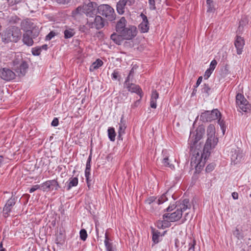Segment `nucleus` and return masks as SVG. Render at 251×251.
I'll return each mask as SVG.
<instances>
[{"instance_id":"39","label":"nucleus","mask_w":251,"mask_h":251,"mask_svg":"<svg viewBox=\"0 0 251 251\" xmlns=\"http://www.w3.org/2000/svg\"><path fill=\"white\" fill-rule=\"evenodd\" d=\"M210 90V87H209V85L207 84H204L203 85V87L202 88V92L206 93L208 95L209 92Z\"/></svg>"},{"instance_id":"36","label":"nucleus","mask_w":251,"mask_h":251,"mask_svg":"<svg viewBox=\"0 0 251 251\" xmlns=\"http://www.w3.org/2000/svg\"><path fill=\"white\" fill-rule=\"evenodd\" d=\"M233 234L238 239H242L243 238V234L237 228H236V229L233 231Z\"/></svg>"},{"instance_id":"13","label":"nucleus","mask_w":251,"mask_h":251,"mask_svg":"<svg viewBox=\"0 0 251 251\" xmlns=\"http://www.w3.org/2000/svg\"><path fill=\"white\" fill-rule=\"evenodd\" d=\"M124 86L126 87L128 91L131 93H135L140 96V98L142 97L143 92L141 88L138 86L133 83H129V81L126 84V81L124 83Z\"/></svg>"},{"instance_id":"26","label":"nucleus","mask_w":251,"mask_h":251,"mask_svg":"<svg viewBox=\"0 0 251 251\" xmlns=\"http://www.w3.org/2000/svg\"><path fill=\"white\" fill-rule=\"evenodd\" d=\"M78 182V178L76 177H71L69 179V183L67 185V190H69L72 187H75L77 185Z\"/></svg>"},{"instance_id":"22","label":"nucleus","mask_w":251,"mask_h":251,"mask_svg":"<svg viewBox=\"0 0 251 251\" xmlns=\"http://www.w3.org/2000/svg\"><path fill=\"white\" fill-rule=\"evenodd\" d=\"M126 4L124 0H120L116 5V9L117 12L119 14H123L125 12V7Z\"/></svg>"},{"instance_id":"34","label":"nucleus","mask_w":251,"mask_h":251,"mask_svg":"<svg viewBox=\"0 0 251 251\" xmlns=\"http://www.w3.org/2000/svg\"><path fill=\"white\" fill-rule=\"evenodd\" d=\"M168 198L166 197V194H164L161 195L158 199L156 198V204H160L164 203L165 201H167Z\"/></svg>"},{"instance_id":"28","label":"nucleus","mask_w":251,"mask_h":251,"mask_svg":"<svg viewBox=\"0 0 251 251\" xmlns=\"http://www.w3.org/2000/svg\"><path fill=\"white\" fill-rule=\"evenodd\" d=\"M202 157V154L201 156L200 155L199 153L197 154L196 156H193L191 158V163L196 164L197 166L201 163V158Z\"/></svg>"},{"instance_id":"43","label":"nucleus","mask_w":251,"mask_h":251,"mask_svg":"<svg viewBox=\"0 0 251 251\" xmlns=\"http://www.w3.org/2000/svg\"><path fill=\"white\" fill-rule=\"evenodd\" d=\"M246 23H247V19L246 18L242 19L239 22V26H238V30H242L243 29V28L244 25H245Z\"/></svg>"},{"instance_id":"58","label":"nucleus","mask_w":251,"mask_h":251,"mask_svg":"<svg viewBox=\"0 0 251 251\" xmlns=\"http://www.w3.org/2000/svg\"><path fill=\"white\" fill-rule=\"evenodd\" d=\"M196 244V242L195 240H194L193 241V243H190L189 244V250H193V251L194 250V248H195V246Z\"/></svg>"},{"instance_id":"35","label":"nucleus","mask_w":251,"mask_h":251,"mask_svg":"<svg viewBox=\"0 0 251 251\" xmlns=\"http://www.w3.org/2000/svg\"><path fill=\"white\" fill-rule=\"evenodd\" d=\"M90 171H91V170L85 169V176L86 177L87 186L89 187H90V186L91 185V184H90L91 180L90 179V176L91 175Z\"/></svg>"},{"instance_id":"18","label":"nucleus","mask_w":251,"mask_h":251,"mask_svg":"<svg viewBox=\"0 0 251 251\" xmlns=\"http://www.w3.org/2000/svg\"><path fill=\"white\" fill-rule=\"evenodd\" d=\"M126 121L124 119L123 116L121 118L120 123H119V127L118 129V136L119 139L123 140L122 135L125 133V129L126 127Z\"/></svg>"},{"instance_id":"38","label":"nucleus","mask_w":251,"mask_h":251,"mask_svg":"<svg viewBox=\"0 0 251 251\" xmlns=\"http://www.w3.org/2000/svg\"><path fill=\"white\" fill-rule=\"evenodd\" d=\"M156 198L154 197L153 196L150 197L149 198H148L146 201L145 202L147 204H151V203H156Z\"/></svg>"},{"instance_id":"40","label":"nucleus","mask_w":251,"mask_h":251,"mask_svg":"<svg viewBox=\"0 0 251 251\" xmlns=\"http://www.w3.org/2000/svg\"><path fill=\"white\" fill-rule=\"evenodd\" d=\"M159 97V94L156 90H153L152 91L151 96V99L154 100H157Z\"/></svg>"},{"instance_id":"30","label":"nucleus","mask_w":251,"mask_h":251,"mask_svg":"<svg viewBox=\"0 0 251 251\" xmlns=\"http://www.w3.org/2000/svg\"><path fill=\"white\" fill-rule=\"evenodd\" d=\"M83 5L81 6H78L75 10L72 11V15L74 17L76 16L77 15H81L83 14Z\"/></svg>"},{"instance_id":"6","label":"nucleus","mask_w":251,"mask_h":251,"mask_svg":"<svg viewBox=\"0 0 251 251\" xmlns=\"http://www.w3.org/2000/svg\"><path fill=\"white\" fill-rule=\"evenodd\" d=\"M98 11L100 14L105 17L109 21H112L115 19V12L113 8L107 4L100 5Z\"/></svg>"},{"instance_id":"12","label":"nucleus","mask_w":251,"mask_h":251,"mask_svg":"<svg viewBox=\"0 0 251 251\" xmlns=\"http://www.w3.org/2000/svg\"><path fill=\"white\" fill-rule=\"evenodd\" d=\"M15 74L11 70L3 68L0 70V76L3 80L10 81L15 78Z\"/></svg>"},{"instance_id":"48","label":"nucleus","mask_w":251,"mask_h":251,"mask_svg":"<svg viewBox=\"0 0 251 251\" xmlns=\"http://www.w3.org/2000/svg\"><path fill=\"white\" fill-rule=\"evenodd\" d=\"M55 35V33L53 31H50L46 37V40H51Z\"/></svg>"},{"instance_id":"33","label":"nucleus","mask_w":251,"mask_h":251,"mask_svg":"<svg viewBox=\"0 0 251 251\" xmlns=\"http://www.w3.org/2000/svg\"><path fill=\"white\" fill-rule=\"evenodd\" d=\"M218 124L220 126V127L222 130L223 134H224L225 132L226 131V126L225 125V122L223 120L221 119V117H220L219 118V119H218Z\"/></svg>"},{"instance_id":"57","label":"nucleus","mask_w":251,"mask_h":251,"mask_svg":"<svg viewBox=\"0 0 251 251\" xmlns=\"http://www.w3.org/2000/svg\"><path fill=\"white\" fill-rule=\"evenodd\" d=\"M140 100H137L136 101H135L133 104H132L131 105V108H135L136 107H137L140 104Z\"/></svg>"},{"instance_id":"41","label":"nucleus","mask_w":251,"mask_h":251,"mask_svg":"<svg viewBox=\"0 0 251 251\" xmlns=\"http://www.w3.org/2000/svg\"><path fill=\"white\" fill-rule=\"evenodd\" d=\"M104 245L107 251H113L112 244L109 242H104Z\"/></svg>"},{"instance_id":"25","label":"nucleus","mask_w":251,"mask_h":251,"mask_svg":"<svg viewBox=\"0 0 251 251\" xmlns=\"http://www.w3.org/2000/svg\"><path fill=\"white\" fill-rule=\"evenodd\" d=\"M110 38L113 40L116 44L120 45L122 41L124 39L123 37L121 36L120 34L117 33H114L111 35Z\"/></svg>"},{"instance_id":"27","label":"nucleus","mask_w":251,"mask_h":251,"mask_svg":"<svg viewBox=\"0 0 251 251\" xmlns=\"http://www.w3.org/2000/svg\"><path fill=\"white\" fill-rule=\"evenodd\" d=\"M108 137L110 141H114L115 140L116 133L113 127H109L108 129Z\"/></svg>"},{"instance_id":"61","label":"nucleus","mask_w":251,"mask_h":251,"mask_svg":"<svg viewBox=\"0 0 251 251\" xmlns=\"http://www.w3.org/2000/svg\"><path fill=\"white\" fill-rule=\"evenodd\" d=\"M8 2L9 5H13L14 4L17 3L18 1L15 0L14 2L13 0H8Z\"/></svg>"},{"instance_id":"64","label":"nucleus","mask_w":251,"mask_h":251,"mask_svg":"<svg viewBox=\"0 0 251 251\" xmlns=\"http://www.w3.org/2000/svg\"><path fill=\"white\" fill-rule=\"evenodd\" d=\"M91 166L90 163H86L85 169L91 170Z\"/></svg>"},{"instance_id":"24","label":"nucleus","mask_w":251,"mask_h":251,"mask_svg":"<svg viewBox=\"0 0 251 251\" xmlns=\"http://www.w3.org/2000/svg\"><path fill=\"white\" fill-rule=\"evenodd\" d=\"M103 62L100 59H97L96 61L93 62L90 66L89 70L90 72H93L95 70L99 69L103 65Z\"/></svg>"},{"instance_id":"5","label":"nucleus","mask_w":251,"mask_h":251,"mask_svg":"<svg viewBox=\"0 0 251 251\" xmlns=\"http://www.w3.org/2000/svg\"><path fill=\"white\" fill-rule=\"evenodd\" d=\"M13 69L18 75L19 76L25 75L28 66L25 61H23L21 55H18V57L13 60Z\"/></svg>"},{"instance_id":"17","label":"nucleus","mask_w":251,"mask_h":251,"mask_svg":"<svg viewBox=\"0 0 251 251\" xmlns=\"http://www.w3.org/2000/svg\"><path fill=\"white\" fill-rule=\"evenodd\" d=\"M126 20L125 18L122 17L117 22L116 26V30L118 34H120L127 26Z\"/></svg>"},{"instance_id":"59","label":"nucleus","mask_w":251,"mask_h":251,"mask_svg":"<svg viewBox=\"0 0 251 251\" xmlns=\"http://www.w3.org/2000/svg\"><path fill=\"white\" fill-rule=\"evenodd\" d=\"M202 76H200L197 81V82H196V86H195V87L196 88H197L199 85L201 83V81H202Z\"/></svg>"},{"instance_id":"52","label":"nucleus","mask_w":251,"mask_h":251,"mask_svg":"<svg viewBox=\"0 0 251 251\" xmlns=\"http://www.w3.org/2000/svg\"><path fill=\"white\" fill-rule=\"evenodd\" d=\"M42 185L43 186L45 187L44 188L45 190H46L47 189H50V180L46 181V182H44Z\"/></svg>"},{"instance_id":"37","label":"nucleus","mask_w":251,"mask_h":251,"mask_svg":"<svg viewBox=\"0 0 251 251\" xmlns=\"http://www.w3.org/2000/svg\"><path fill=\"white\" fill-rule=\"evenodd\" d=\"M80 238L82 241H85L87 237V233L85 229H82L79 232Z\"/></svg>"},{"instance_id":"1","label":"nucleus","mask_w":251,"mask_h":251,"mask_svg":"<svg viewBox=\"0 0 251 251\" xmlns=\"http://www.w3.org/2000/svg\"><path fill=\"white\" fill-rule=\"evenodd\" d=\"M176 206L175 205H170L166 209L167 212L172 211L175 208L176 210L171 213L164 214L163 215V220L158 222V226L161 225V227L163 228L166 227V224L167 222H174L177 221L180 219L182 216V213L187 209H190L191 205L190 203L189 200L187 199L180 200L178 202Z\"/></svg>"},{"instance_id":"10","label":"nucleus","mask_w":251,"mask_h":251,"mask_svg":"<svg viewBox=\"0 0 251 251\" xmlns=\"http://www.w3.org/2000/svg\"><path fill=\"white\" fill-rule=\"evenodd\" d=\"M137 33L136 28L133 25H128L120 33L123 39L125 40H130L134 38Z\"/></svg>"},{"instance_id":"51","label":"nucleus","mask_w":251,"mask_h":251,"mask_svg":"<svg viewBox=\"0 0 251 251\" xmlns=\"http://www.w3.org/2000/svg\"><path fill=\"white\" fill-rule=\"evenodd\" d=\"M40 187V186L38 184L33 186L29 190L30 193H32L35 191L38 190Z\"/></svg>"},{"instance_id":"21","label":"nucleus","mask_w":251,"mask_h":251,"mask_svg":"<svg viewBox=\"0 0 251 251\" xmlns=\"http://www.w3.org/2000/svg\"><path fill=\"white\" fill-rule=\"evenodd\" d=\"M75 34V29L65 26V29L64 30V38L66 39H70L73 37Z\"/></svg>"},{"instance_id":"14","label":"nucleus","mask_w":251,"mask_h":251,"mask_svg":"<svg viewBox=\"0 0 251 251\" xmlns=\"http://www.w3.org/2000/svg\"><path fill=\"white\" fill-rule=\"evenodd\" d=\"M15 199L14 198H11L7 201L3 209V214L5 217L9 216L11 208L15 205Z\"/></svg>"},{"instance_id":"60","label":"nucleus","mask_w":251,"mask_h":251,"mask_svg":"<svg viewBox=\"0 0 251 251\" xmlns=\"http://www.w3.org/2000/svg\"><path fill=\"white\" fill-rule=\"evenodd\" d=\"M232 197L234 200H237L238 199V194L237 192H233L232 193Z\"/></svg>"},{"instance_id":"23","label":"nucleus","mask_w":251,"mask_h":251,"mask_svg":"<svg viewBox=\"0 0 251 251\" xmlns=\"http://www.w3.org/2000/svg\"><path fill=\"white\" fill-rule=\"evenodd\" d=\"M29 32H27L23 35V41L24 43L28 46H31L33 44L32 38L30 37Z\"/></svg>"},{"instance_id":"9","label":"nucleus","mask_w":251,"mask_h":251,"mask_svg":"<svg viewBox=\"0 0 251 251\" xmlns=\"http://www.w3.org/2000/svg\"><path fill=\"white\" fill-rule=\"evenodd\" d=\"M96 4L95 2H89L87 4H83V12L88 19L93 18L96 15L97 11Z\"/></svg>"},{"instance_id":"8","label":"nucleus","mask_w":251,"mask_h":251,"mask_svg":"<svg viewBox=\"0 0 251 251\" xmlns=\"http://www.w3.org/2000/svg\"><path fill=\"white\" fill-rule=\"evenodd\" d=\"M86 25L90 28L100 29L104 26V21L100 16H95L93 18L88 19Z\"/></svg>"},{"instance_id":"53","label":"nucleus","mask_w":251,"mask_h":251,"mask_svg":"<svg viewBox=\"0 0 251 251\" xmlns=\"http://www.w3.org/2000/svg\"><path fill=\"white\" fill-rule=\"evenodd\" d=\"M157 100H154L151 99L150 100V106L152 108H156L157 106L156 104Z\"/></svg>"},{"instance_id":"44","label":"nucleus","mask_w":251,"mask_h":251,"mask_svg":"<svg viewBox=\"0 0 251 251\" xmlns=\"http://www.w3.org/2000/svg\"><path fill=\"white\" fill-rule=\"evenodd\" d=\"M149 3L150 9L155 10L156 9L155 0H149Z\"/></svg>"},{"instance_id":"16","label":"nucleus","mask_w":251,"mask_h":251,"mask_svg":"<svg viewBox=\"0 0 251 251\" xmlns=\"http://www.w3.org/2000/svg\"><path fill=\"white\" fill-rule=\"evenodd\" d=\"M33 24L29 19L25 20L22 22L21 26V28L25 31L29 32L31 34V29L33 28Z\"/></svg>"},{"instance_id":"4","label":"nucleus","mask_w":251,"mask_h":251,"mask_svg":"<svg viewBox=\"0 0 251 251\" xmlns=\"http://www.w3.org/2000/svg\"><path fill=\"white\" fill-rule=\"evenodd\" d=\"M236 104L237 110L239 112L249 113L251 110V104L245 98L244 96L238 93L236 96Z\"/></svg>"},{"instance_id":"42","label":"nucleus","mask_w":251,"mask_h":251,"mask_svg":"<svg viewBox=\"0 0 251 251\" xmlns=\"http://www.w3.org/2000/svg\"><path fill=\"white\" fill-rule=\"evenodd\" d=\"M41 51V48H38L32 49V52L34 55H39L40 54Z\"/></svg>"},{"instance_id":"20","label":"nucleus","mask_w":251,"mask_h":251,"mask_svg":"<svg viewBox=\"0 0 251 251\" xmlns=\"http://www.w3.org/2000/svg\"><path fill=\"white\" fill-rule=\"evenodd\" d=\"M205 133V129L202 126H199L197 127L196 130V135H195V142L196 143L198 141L201 139L203 135Z\"/></svg>"},{"instance_id":"63","label":"nucleus","mask_w":251,"mask_h":251,"mask_svg":"<svg viewBox=\"0 0 251 251\" xmlns=\"http://www.w3.org/2000/svg\"><path fill=\"white\" fill-rule=\"evenodd\" d=\"M56 1L60 4H65L66 3V0H56Z\"/></svg>"},{"instance_id":"62","label":"nucleus","mask_w":251,"mask_h":251,"mask_svg":"<svg viewBox=\"0 0 251 251\" xmlns=\"http://www.w3.org/2000/svg\"><path fill=\"white\" fill-rule=\"evenodd\" d=\"M109 240H110V239L108 237V234H107V232H106L105 233V240H104V242L106 241V242H109Z\"/></svg>"},{"instance_id":"54","label":"nucleus","mask_w":251,"mask_h":251,"mask_svg":"<svg viewBox=\"0 0 251 251\" xmlns=\"http://www.w3.org/2000/svg\"><path fill=\"white\" fill-rule=\"evenodd\" d=\"M152 241L155 243H158V235L157 234L153 233L152 234Z\"/></svg>"},{"instance_id":"11","label":"nucleus","mask_w":251,"mask_h":251,"mask_svg":"<svg viewBox=\"0 0 251 251\" xmlns=\"http://www.w3.org/2000/svg\"><path fill=\"white\" fill-rule=\"evenodd\" d=\"M231 163L237 164L244 159V154L240 150L233 149L230 152Z\"/></svg>"},{"instance_id":"3","label":"nucleus","mask_w":251,"mask_h":251,"mask_svg":"<svg viewBox=\"0 0 251 251\" xmlns=\"http://www.w3.org/2000/svg\"><path fill=\"white\" fill-rule=\"evenodd\" d=\"M22 33L20 29L15 26H12L8 27L2 35V40L5 42H17L21 36Z\"/></svg>"},{"instance_id":"50","label":"nucleus","mask_w":251,"mask_h":251,"mask_svg":"<svg viewBox=\"0 0 251 251\" xmlns=\"http://www.w3.org/2000/svg\"><path fill=\"white\" fill-rule=\"evenodd\" d=\"M214 168H215V165L212 164H210L206 166L205 170H206V172L209 173V172H211L212 170H213Z\"/></svg>"},{"instance_id":"29","label":"nucleus","mask_w":251,"mask_h":251,"mask_svg":"<svg viewBox=\"0 0 251 251\" xmlns=\"http://www.w3.org/2000/svg\"><path fill=\"white\" fill-rule=\"evenodd\" d=\"M206 4L207 5L208 12H214L215 11V7L214 5V2L212 0H207Z\"/></svg>"},{"instance_id":"7","label":"nucleus","mask_w":251,"mask_h":251,"mask_svg":"<svg viewBox=\"0 0 251 251\" xmlns=\"http://www.w3.org/2000/svg\"><path fill=\"white\" fill-rule=\"evenodd\" d=\"M220 117H221V113L217 109H215L211 111H206L202 113L200 118L203 122H211L219 119Z\"/></svg>"},{"instance_id":"32","label":"nucleus","mask_w":251,"mask_h":251,"mask_svg":"<svg viewBox=\"0 0 251 251\" xmlns=\"http://www.w3.org/2000/svg\"><path fill=\"white\" fill-rule=\"evenodd\" d=\"M162 163L165 166L168 167L172 170H173L175 168L174 165H173L172 164H170L169 162V158H168V157H167V156H165L163 158V161H162Z\"/></svg>"},{"instance_id":"31","label":"nucleus","mask_w":251,"mask_h":251,"mask_svg":"<svg viewBox=\"0 0 251 251\" xmlns=\"http://www.w3.org/2000/svg\"><path fill=\"white\" fill-rule=\"evenodd\" d=\"M50 190H57L59 188V185L56 180L52 179L50 180Z\"/></svg>"},{"instance_id":"19","label":"nucleus","mask_w":251,"mask_h":251,"mask_svg":"<svg viewBox=\"0 0 251 251\" xmlns=\"http://www.w3.org/2000/svg\"><path fill=\"white\" fill-rule=\"evenodd\" d=\"M141 16L142 17L143 21L139 25V27L142 32H147L149 29V22L147 18L143 14H141Z\"/></svg>"},{"instance_id":"56","label":"nucleus","mask_w":251,"mask_h":251,"mask_svg":"<svg viewBox=\"0 0 251 251\" xmlns=\"http://www.w3.org/2000/svg\"><path fill=\"white\" fill-rule=\"evenodd\" d=\"M124 0L125 2V4L126 5H128L129 6L132 5L135 2L134 0Z\"/></svg>"},{"instance_id":"55","label":"nucleus","mask_w":251,"mask_h":251,"mask_svg":"<svg viewBox=\"0 0 251 251\" xmlns=\"http://www.w3.org/2000/svg\"><path fill=\"white\" fill-rule=\"evenodd\" d=\"M59 121L57 118H54L52 120L51 125L53 126H56L58 125Z\"/></svg>"},{"instance_id":"47","label":"nucleus","mask_w":251,"mask_h":251,"mask_svg":"<svg viewBox=\"0 0 251 251\" xmlns=\"http://www.w3.org/2000/svg\"><path fill=\"white\" fill-rule=\"evenodd\" d=\"M119 76V73L117 70H114L112 74L111 77L113 80H116Z\"/></svg>"},{"instance_id":"49","label":"nucleus","mask_w":251,"mask_h":251,"mask_svg":"<svg viewBox=\"0 0 251 251\" xmlns=\"http://www.w3.org/2000/svg\"><path fill=\"white\" fill-rule=\"evenodd\" d=\"M133 74H134V68L133 67L131 70L129 72V75H128L127 76V77H126V84L127 83V82H128V81H129V79L130 78L131 76H133Z\"/></svg>"},{"instance_id":"46","label":"nucleus","mask_w":251,"mask_h":251,"mask_svg":"<svg viewBox=\"0 0 251 251\" xmlns=\"http://www.w3.org/2000/svg\"><path fill=\"white\" fill-rule=\"evenodd\" d=\"M217 64V61L215 59H213L210 63V67L209 69L213 71L215 69Z\"/></svg>"},{"instance_id":"2","label":"nucleus","mask_w":251,"mask_h":251,"mask_svg":"<svg viewBox=\"0 0 251 251\" xmlns=\"http://www.w3.org/2000/svg\"><path fill=\"white\" fill-rule=\"evenodd\" d=\"M214 125H210L207 128V140L203 148V152L209 153L210 151L215 148L218 143V138L215 135Z\"/></svg>"},{"instance_id":"45","label":"nucleus","mask_w":251,"mask_h":251,"mask_svg":"<svg viewBox=\"0 0 251 251\" xmlns=\"http://www.w3.org/2000/svg\"><path fill=\"white\" fill-rule=\"evenodd\" d=\"M213 71L209 69H208L206 70L205 72L204 75V79H208L209 76L211 75V74L212 73Z\"/></svg>"},{"instance_id":"15","label":"nucleus","mask_w":251,"mask_h":251,"mask_svg":"<svg viewBox=\"0 0 251 251\" xmlns=\"http://www.w3.org/2000/svg\"><path fill=\"white\" fill-rule=\"evenodd\" d=\"M234 45L237 50V53L241 54L245 45V41L241 36H237L234 42Z\"/></svg>"}]
</instances>
